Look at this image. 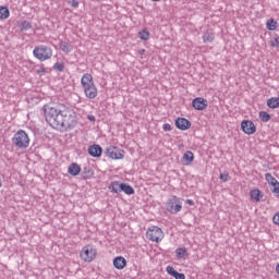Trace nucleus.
Returning <instances> with one entry per match:
<instances>
[{"mask_svg":"<svg viewBox=\"0 0 279 279\" xmlns=\"http://www.w3.org/2000/svg\"><path fill=\"white\" fill-rule=\"evenodd\" d=\"M37 75H45L47 73V70L45 66H40L39 69L36 70Z\"/></svg>","mask_w":279,"mask_h":279,"instance_id":"obj_34","label":"nucleus"},{"mask_svg":"<svg viewBox=\"0 0 279 279\" xmlns=\"http://www.w3.org/2000/svg\"><path fill=\"white\" fill-rule=\"evenodd\" d=\"M149 31H147V28H143L142 31L138 32V39L140 40H149Z\"/></svg>","mask_w":279,"mask_h":279,"instance_id":"obj_23","label":"nucleus"},{"mask_svg":"<svg viewBox=\"0 0 279 279\" xmlns=\"http://www.w3.org/2000/svg\"><path fill=\"white\" fill-rule=\"evenodd\" d=\"M268 108H271L275 110L276 108H279V97H271L267 100Z\"/></svg>","mask_w":279,"mask_h":279,"instance_id":"obj_21","label":"nucleus"},{"mask_svg":"<svg viewBox=\"0 0 279 279\" xmlns=\"http://www.w3.org/2000/svg\"><path fill=\"white\" fill-rule=\"evenodd\" d=\"M69 4L71 8H80V2L77 0H70Z\"/></svg>","mask_w":279,"mask_h":279,"instance_id":"obj_33","label":"nucleus"},{"mask_svg":"<svg viewBox=\"0 0 279 279\" xmlns=\"http://www.w3.org/2000/svg\"><path fill=\"white\" fill-rule=\"evenodd\" d=\"M266 27L269 32H275L276 27H278V22L274 19H270L267 21Z\"/></svg>","mask_w":279,"mask_h":279,"instance_id":"obj_26","label":"nucleus"},{"mask_svg":"<svg viewBox=\"0 0 279 279\" xmlns=\"http://www.w3.org/2000/svg\"><path fill=\"white\" fill-rule=\"evenodd\" d=\"M166 210L170 215H178L182 210V201L180 197L173 195L166 202Z\"/></svg>","mask_w":279,"mask_h":279,"instance_id":"obj_5","label":"nucleus"},{"mask_svg":"<svg viewBox=\"0 0 279 279\" xmlns=\"http://www.w3.org/2000/svg\"><path fill=\"white\" fill-rule=\"evenodd\" d=\"M183 160H184L186 166L192 165V162L195 160V155H193V151L186 150L183 154Z\"/></svg>","mask_w":279,"mask_h":279,"instance_id":"obj_18","label":"nucleus"},{"mask_svg":"<svg viewBox=\"0 0 279 279\" xmlns=\"http://www.w3.org/2000/svg\"><path fill=\"white\" fill-rule=\"evenodd\" d=\"M28 29H32V23L27 22L26 20L22 21L20 23V31L21 32H28Z\"/></svg>","mask_w":279,"mask_h":279,"instance_id":"obj_28","label":"nucleus"},{"mask_svg":"<svg viewBox=\"0 0 279 279\" xmlns=\"http://www.w3.org/2000/svg\"><path fill=\"white\" fill-rule=\"evenodd\" d=\"M185 204H189V206H195V202L193 199H186Z\"/></svg>","mask_w":279,"mask_h":279,"instance_id":"obj_40","label":"nucleus"},{"mask_svg":"<svg viewBox=\"0 0 279 279\" xmlns=\"http://www.w3.org/2000/svg\"><path fill=\"white\" fill-rule=\"evenodd\" d=\"M81 175H82L83 180H90V178H93L94 173L90 168L84 167L81 172Z\"/></svg>","mask_w":279,"mask_h":279,"instance_id":"obj_20","label":"nucleus"},{"mask_svg":"<svg viewBox=\"0 0 279 279\" xmlns=\"http://www.w3.org/2000/svg\"><path fill=\"white\" fill-rule=\"evenodd\" d=\"M219 179L221 180V182H229L230 174L228 173V171H225L220 173Z\"/></svg>","mask_w":279,"mask_h":279,"instance_id":"obj_32","label":"nucleus"},{"mask_svg":"<svg viewBox=\"0 0 279 279\" xmlns=\"http://www.w3.org/2000/svg\"><path fill=\"white\" fill-rule=\"evenodd\" d=\"M140 53L142 54L145 53V49L140 50Z\"/></svg>","mask_w":279,"mask_h":279,"instance_id":"obj_43","label":"nucleus"},{"mask_svg":"<svg viewBox=\"0 0 279 279\" xmlns=\"http://www.w3.org/2000/svg\"><path fill=\"white\" fill-rule=\"evenodd\" d=\"M87 151L89 156H92V158H101V154H104V148H101V146L98 144H94L88 147Z\"/></svg>","mask_w":279,"mask_h":279,"instance_id":"obj_11","label":"nucleus"},{"mask_svg":"<svg viewBox=\"0 0 279 279\" xmlns=\"http://www.w3.org/2000/svg\"><path fill=\"white\" fill-rule=\"evenodd\" d=\"M272 223H275L276 226H279V211L274 215Z\"/></svg>","mask_w":279,"mask_h":279,"instance_id":"obj_35","label":"nucleus"},{"mask_svg":"<svg viewBox=\"0 0 279 279\" xmlns=\"http://www.w3.org/2000/svg\"><path fill=\"white\" fill-rule=\"evenodd\" d=\"M215 40V35L213 33H207L203 36V43H213Z\"/></svg>","mask_w":279,"mask_h":279,"instance_id":"obj_29","label":"nucleus"},{"mask_svg":"<svg viewBox=\"0 0 279 279\" xmlns=\"http://www.w3.org/2000/svg\"><path fill=\"white\" fill-rule=\"evenodd\" d=\"M96 256L97 251L90 244L85 245L81 251V258L84 263H93Z\"/></svg>","mask_w":279,"mask_h":279,"instance_id":"obj_8","label":"nucleus"},{"mask_svg":"<svg viewBox=\"0 0 279 279\" xmlns=\"http://www.w3.org/2000/svg\"><path fill=\"white\" fill-rule=\"evenodd\" d=\"M146 238L154 243H160L165 239V233L161 228L153 226L146 231Z\"/></svg>","mask_w":279,"mask_h":279,"instance_id":"obj_6","label":"nucleus"},{"mask_svg":"<svg viewBox=\"0 0 279 279\" xmlns=\"http://www.w3.org/2000/svg\"><path fill=\"white\" fill-rule=\"evenodd\" d=\"M241 130L244 132V134L252 136V134H255L256 132V124H254L252 120H243L241 122Z\"/></svg>","mask_w":279,"mask_h":279,"instance_id":"obj_9","label":"nucleus"},{"mask_svg":"<svg viewBox=\"0 0 279 279\" xmlns=\"http://www.w3.org/2000/svg\"><path fill=\"white\" fill-rule=\"evenodd\" d=\"M1 186H3V182L0 181V189H1Z\"/></svg>","mask_w":279,"mask_h":279,"instance_id":"obj_44","label":"nucleus"},{"mask_svg":"<svg viewBox=\"0 0 279 279\" xmlns=\"http://www.w3.org/2000/svg\"><path fill=\"white\" fill-rule=\"evenodd\" d=\"M162 130H163V132H171V130H172L171 124L165 123L162 125Z\"/></svg>","mask_w":279,"mask_h":279,"instance_id":"obj_36","label":"nucleus"},{"mask_svg":"<svg viewBox=\"0 0 279 279\" xmlns=\"http://www.w3.org/2000/svg\"><path fill=\"white\" fill-rule=\"evenodd\" d=\"M265 180L266 182H268V184H270L271 186H275L278 184V180L276 178H274V175H271V173H266L265 174Z\"/></svg>","mask_w":279,"mask_h":279,"instance_id":"obj_27","label":"nucleus"},{"mask_svg":"<svg viewBox=\"0 0 279 279\" xmlns=\"http://www.w3.org/2000/svg\"><path fill=\"white\" fill-rule=\"evenodd\" d=\"M151 1H160V0H151Z\"/></svg>","mask_w":279,"mask_h":279,"instance_id":"obj_45","label":"nucleus"},{"mask_svg":"<svg viewBox=\"0 0 279 279\" xmlns=\"http://www.w3.org/2000/svg\"><path fill=\"white\" fill-rule=\"evenodd\" d=\"M81 85L87 99H96L97 95H99L97 85H95V81H93V74H83V76L81 77Z\"/></svg>","mask_w":279,"mask_h":279,"instance_id":"obj_2","label":"nucleus"},{"mask_svg":"<svg viewBox=\"0 0 279 279\" xmlns=\"http://www.w3.org/2000/svg\"><path fill=\"white\" fill-rule=\"evenodd\" d=\"M250 197L253 202H260V199L264 197V194L260 192V190L255 189L250 192Z\"/></svg>","mask_w":279,"mask_h":279,"instance_id":"obj_15","label":"nucleus"},{"mask_svg":"<svg viewBox=\"0 0 279 279\" xmlns=\"http://www.w3.org/2000/svg\"><path fill=\"white\" fill-rule=\"evenodd\" d=\"M174 125L178 130H182V132H184L191 129V121L186 120V118H178Z\"/></svg>","mask_w":279,"mask_h":279,"instance_id":"obj_12","label":"nucleus"},{"mask_svg":"<svg viewBox=\"0 0 279 279\" xmlns=\"http://www.w3.org/2000/svg\"><path fill=\"white\" fill-rule=\"evenodd\" d=\"M105 155L107 158H111V160H123L125 158V150L117 146H109L105 149Z\"/></svg>","mask_w":279,"mask_h":279,"instance_id":"obj_7","label":"nucleus"},{"mask_svg":"<svg viewBox=\"0 0 279 279\" xmlns=\"http://www.w3.org/2000/svg\"><path fill=\"white\" fill-rule=\"evenodd\" d=\"M59 49H61L63 53H71L73 51V45L69 41H60Z\"/></svg>","mask_w":279,"mask_h":279,"instance_id":"obj_16","label":"nucleus"},{"mask_svg":"<svg viewBox=\"0 0 279 279\" xmlns=\"http://www.w3.org/2000/svg\"><path fill=\"white\" fill-rule=\"evenodd\" d=\"M173 278H175V279H186V276L182 272H178Z\"/></svg>","mask_w":279,"mask_h":279,"instance_id":"obj_39","label":"nucleus"},{"mask_svg":"<svg viewBox=\"0 0 279 279\" xmlns=\"http://www.w3.org/2000/svg\"><path fill=\"white\" fill-rule=\"evenodd\" d=\"M0 19L5 21V19H10V9L8 7L0 8Z\"/></svg>","mask_w":279,"mask_h":279,"instance_id":"obj_22","label":"nucleus"},{"mask_svg":"<svg viewBox=\"0 0 279 279\" xmlns=\"http://www.w3.org/2000/svg\"><path fill=\"white\" fill-rule=\"evenodd\" d=\"M192 107L194 110H206L208 108V100L203 97H197L192 100Z\"/></svg>","mask_w":279,"mask_h":279,"instance_id":"obj_10","label":"nucleus"},{"mask_svg":"<svg viewBox=\"0 0 279 279\" xmlns=\"http://www.w3.org/2000/svg\"><path fill=\"white\" fill-rule=\"evenodd\" d=\"M276 271H277V274L279 276V264L276 266Z\"/></svg>","mask_w":279,"mask_h":279,"instance_id":"obj_42","label":"nucleus"},{"mask_svg":"<svg viewBox=\"0 0 279 279\" xmlns=\"http://www.w3.org/2000/svg\"><path fill=\"white\" fill-rule=\"evenodd\" d=\"M33 56L36 60H39V62H45L53 58V49L47 45H39L34 48Z\"/></svg>","mask_w":279,"mask_h":279,"instance_id":"obj_3","label":"nucleus"},{"mask_svg":"<svg viewBox=\"0 0 279 279\" xmlns=\"http://www.w3.org/2000/svg\"><path fill=\"white\" fill-rule=\"evenodd\" d=\"M43 111L45 120L54 130H73L77 125L75 116H73L69 106L64 104L44 105Z\"/></svg>","mask_w":279,"mask_h":279,"instance_id":"obj_1","label":"nucleus"},{"mask_svg":"<svg viewBox=\"0 0 279 279\" xmlns=\"http://www.w3.org/2000/svg\"><path fill=\"white\" fill-rule=\"evenodd\" d=\"M272 186H274V189L271 191L277 195V197H279V182Z\"/></svg>","mask_w":279,"mask_h":279,"instance_id":"obj_38","label":"nucleus"},{"mask_svg":"<svg viewBox=\"0 0 279 279\" xmlns=\"http://www.w3.org/2000/svg\"><path fill=\"white\" fill-rule=\"evenodd\" d=\"M54 71H59V73H62L64 71V63L62 62H56L52 66Z\"/></svg>","mask_w":279,"mask_h":279,"instance_id":"obj_30","label":"nucleus"},{"mask_svg":"<svg viewBox=\"0 0 279 279\" xmlns=\"http://www.w3.org/2000/svg\"><path fill=\"white\" fill-rule=\"evenodd\" d=\"M12 143L17 149H27L29 147V135L23 130H19L12 137Z\"/></svg>","mask_w":279,"mask_h":279,"instance_id":"obj_4","label":"nucleus"},{"mask_svg":"<svg viewBox=\"0 0 279 279\" xmlns=\"http://www.w3.org/2000/svg\"><path fill=\"white\" fill-rule=\"evenodd\" d=\"M120 189L121 193H125V195H134L135 193L134 187L130 183H121Z\"/></svg>","mask_w":279,"mask_h":279,"instance_id":"obj_17","label":"nucleus"},{"mask_svg":"<svg viewBox=\"0 0 279 279\" xmlns=\"http://www.w3.org/2000/svg\"><path fill=\"white\" fill-rule=\"evenodd\" d=\"M175 256H177V258H184V257L189 256V252L186 251V247L177 248Z\"/></svg>","mask_w":279,"mask_h":279,"instance_id":"obj_25","label":"nucleus"},{"mask_svg":"<svg viewBox=\"0 0 279 279\" xmlns=\"http://www.w3.org/2000/svg\"><path fill=\"white\" fill-rule=\"evenodd\" d=\"M121 182L120 181H112L108 189L111 193H121Z\"/></svg>","mask_w":279,"mask_h":279,"instance_id":"obj_19","label":"nucleus"},{"mask_svg":"<svg viewBox=\"0 0 279 279\" xmlns=\"http://www.w3.org/2000/svg\"><path fill=\"white\" fill-rule=\"evenodd\" d=\"M128 265V260L123 256H118L113 259V267L116 269H125V266Z\"/></svg>","mask_w":279,"mask_h":279,"instance_id":"obj_13","label":"nucleus"},{"mask_svg":"<svg viewBox=\"0 0 279 279\" xmlns=\"http://www.w3.org/2000/svg\"><path fill=\"white\" fill-rule=\"evenodd\" d=\"M271 47L279 48V37H275L274 38V40L271 41Z\"/></svg>","mask_w":279,"mask_h":279,"instance_id":"obj_37","label":"nucleus"},{"mask_svg":"<svg viewBox=\"0 0 279 279\" xmlns=\"http://www.w3.org/2000/svg\"><path fill=\"white\" fill-rule=\"evenodd\" d=\"M88 121H95V116H88Z\"/></svg>","mask_w":279,"mask_h":279,"instance_id":"obj_41","label":"nucleus"},{"mask_svg":"<svg viewBox=\"0 0 279 279\" xmlns=\"http://www.w3.org/2000/svg\"><path fill=\"white\" fill-rule=\"evenodd\" d=\"M166 271L169 276H171L172 278L175 277V275L178 274V271L175 270V268H173V266H167L166 267Z\"/></svg>","mask_w":279,"mask_h":279,"instance_id":"obj_31","label":"nucleus"},{"mask_svg":"<svg viewBox=\"0 0 279 279\" xmlns=\"http://www.w3.org/2000/svg\"><path fill=\"white\" fill-rule=\"evenodd\" d=\"M259 119L263 123H269L271 121V114L267 111H259Z\"/></svg>","mask_w":279,"mask_h":279,"instance_id":"obj_24","label":"nucleus"},{"mask_svg":"<svg viewBox=\"0 0 279 279\" xmlns=\"http://www.w3.org/2000/svg\"><path fill=\"white\" fill-rule=\"evenodd\" d=\"M82 172V168L80 167V165L72 162L69 167H68V173L70 175H80V173Z\"/></svg>","mask_w":279,"mask_h":279,"instance_id":"obj_14","label":"nucleus"}]
</instances>
